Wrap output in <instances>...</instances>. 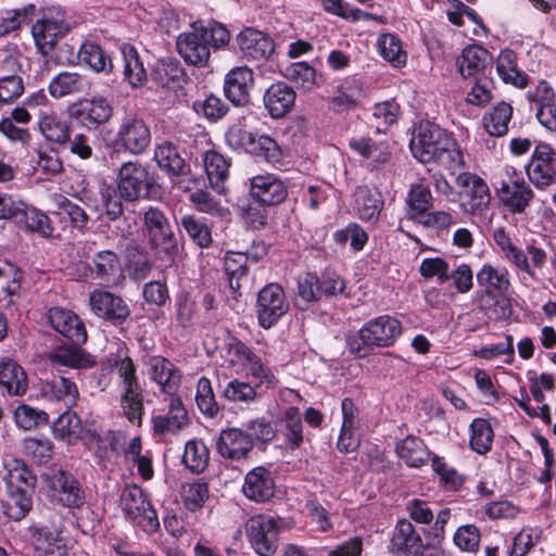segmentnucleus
<instances>
[{
	"instance_id": "f257e3e1",
	"label": "nucleus",
	"mask_w": 556,
	"mask_h": 556,
	"mask_svg": "<svg viewBox=\"0 0 556 556\" xmlns=\"http://www.w3.org/2000/svg\"><path fill=\"white\" fill-rule=\"evenodd\" d=\"M410 150L420 163H434L452 174L466 166L464 151L453 134L431 122L420 123L410 140Z\"/></svg>"
},
{
	"instance_id": "f03ea898",
	"label": "nucleus",
	"mask_w": 556,
	"mask_h": 556,
	"mask_svg": "<svg viewBox=\"0 0 556 556\" xmlns=\"http://www.w3.org/2000/svg\"><path fill=\"white\" fill-rule=\"evenodd\" d=\"M402 334L401 321L382 315L365 323L362 328L348 336L346 346L355 357H365L375 348L392 346Z\"/></svg>"
},
{
	"instance_id": "7ed1b4c3",
	"label": "nucleus",
	"mask_w": 556,
	"mask_h": 556,
	"mask_svg": "<svg viewBox=\"0 0 556 556\" xmlns=\"http://www.w3.org/2000/svg\"><path fill=\"white\" fill-rule=\"evenodd\" d=\"M142 231L149 248L157 255L174 262L179 252L178 241L165 212L157 206H149L142 213Z\"/></svg>"
},
{
	"instance_id": "20e7f679",
	"label": "nucleus",
	"mask_w": 556,
	"mask_h": 556,
	"mask_svg": "<svg viewBox=\"0 0 556 556\" xmlns=\"http://www.w3.org/2000/svg\"><path fill=\"white\" fill-rule=\"evenodd\" d=\"M114 367L122 388L121 407L123 415L134 425L140 426L143 414V394L130 357L118 358Z\"/></svg>"
},
{
	"instance_id": "39448f33",
	"label": "nucleus",
	"mask_w": 556,
	"mask_h": 556,
	"mask_svg": "<svg viewBox=\"0 0 556 556\" xmlns=\"http://www.w3.org/2000/svg\"><path fill=\"white\" fill-rule=\"evenodd\" d=\"M72 27L63 12L59 9H48L31 27L37 51L45 58L50 56L59 40L64 38Z\"/></svg>"
},
{
	"instance_id": "423d86ee",
	"label": "nucleus",
	"mask_w": 556,
	"mask_h": 556,
	"mask_svg": "<svg viewBox=\"0 0 556 556\" xmlns=\"http://www.w3.org/2000/svg\"><path fill=\"white\" fill-rule=\"evenodd\" d=\"M116 185L124 201L136 202L151 198L155 181L147 165L139 161H128L119 167Z\"/></svg>"
},
{
	"instance_id": "0eeeda50",
	"label": "nucleus",
	"mask_w": 556,
	"mask_h": 556,
	"mask_svg": "<svg viewBox=\"0 0 556 556\" xmlns=\"http://www.w3.org/2000/svg\"><path fill=\"white\" fill-rule=\"evenodd\" d=\"M119 505L126 518L146 532H154L160 522L156 510L148 500L144 491L136 485H126L119 495Z\"/></svg>"
},
{
	"instance_id": "6e6552de",
	"label": "nucleus",
	"mask_w": 556,
	"mask_h": 556,
	"mask_svg": "<svg viewBox=\"0 0 556 556\" xmlns=\"http://www.w3.org/2000/svg\"><path fill=\"white\" fill-rule=\"evenodd\" d=\"M226 138L232 148L262 157L273 165L280 163L282 160L281 148L267 135H260L241 127H232L228 130Z\"/></svg>"
},
{
	"instance_id": "1a4fd4ad",
	"label": "nucleus",
	"mask_w": 556,
	"mask_h": 556,
	"mask_svg": "<svg viewBox=\"0 0 556 556\" xmlns=\"http://www.w3.org/2000/svg\"><path fill=\"white\" fill-rule=\"evenodd\" d=\"M392 552L395 556H451L434 543H424L413 523L406 519L397 521L392 539Z\"/></svg>"
},
{
	"instance_id": "9d476101",
	"label": "nucleus",
	"mask_w": 556,
	"mask_h": 556,
	"mask_svg": "<svg viewBox=\"0 0 556 556\" xmlns=\"http://www.w3.org/2000/svg\"><path fill=\"white\" fill-rule=\"evenodd\" d=\"M459 188L462 206L470 215H478L485 212L491 202V192L486 181L479 175L470 172H463L455 179Z\"/></svg>"
},
{
	"instance_id": "9b49d317",
	"label": "nucleus",
	"mask_w": 556,
	"mask_h": 556,
	"mask_svg": "<svg viewBox=\"0 0 556 556\" xmlns=\"http://www.w3.org/2000/svg\"><path fill=\"white\" fill-rule=\"evenodd\" d=\"M152 134L148 123L136 114H127L118 125L115 142L132 155L142 154L150 146Z\"/></svg>"
},
{
	"instance_id": "f8f14e48",
	"label": "nucleus",
	"mask_w": 556,
	"mask_h": 556,
	"mask_svg": "<svg viewBox=\"0 0 556 556\" xmlns=\"http://www.w3.org/2000/svg\"><path fill=\"white\" fill-rule=\"evenodd\" d=\"M255 312L258 324L269 329L288 312L289 302L282 287L278 283H268L257 294Z\"/></svg>"
},
{
	"instance_id": "ddd939ff",
	"label": "nucleus",
	"mask_w": 556,
	"mask_h": 556,
	"mask_svg": "<svg viewBox=\"0 0 556 556\" xmlns=\"http://www.w3.org/2000/svg\"><path fill=\"white\" fill-rule=\"evenodd\" d=\"M247 535L260 556H271L277 549L278 527L274 517L256 515L245 523Z\"/></svg>"
},
{
	"instance_id": "4468645a",
	"label": "nucleus",
	"mask_w": 556,
	"mask_h": 556,
	"mask_svg": "<svg viewBox=\"0 0 556 556\" xmlns=\"http://www.w3.org/2000/svg\"><path fill=\"white\" fill-rule=\"evenodd\" d=\"M191 28L192 30L178 36L177 50L188 64L203 67L207 64L211 55L210 41L205 38L204 26L193 23Z\"/></svg>"
},
{
	"instance_id": "2eb2a0df",
	"label": "nucleus",
	"mask_w": 556,
	"mask_h": 556,
	"mask_svg": "<svg viewBox=\"0 0 556 556\" xmlns=\"http://www.w3.org/2000/svg\"><path fill=\"white\" fill-rule=\"evenodd\" d=\"M70 116L78 121L89 130L97 129L100 125L110 121L113 115V106L103 97L83 99L72 104L68 109Z\"/></svg>"
},
{
	"instance_id": "dca6fc26",
	"label": "nucleus",
	"mask_w": 556,
	"mask_h": 556,
	"mask_svg": "<svg viewBox=\"0 0 556 556\" xmlns=\"http://www.w3.org/2000/svg\"><path fill=\"white\" fill-rule=\"evenodd\" d=\"M288 193L287 182L278 175L266 173L250 179V195L263 205H278L287 199Z\"/></svg>"
},
{
	"instance_id": "f3484780",
	"label": "nucleus",
	"mask_w": 556,
	"mask_h": 556,
	"mask_svg": "<svg viewBox=\"0 0 556 556\" xmlns=\"http://www.w3.org/2000/svg\"><path fill=\"white\" fill-rule=\"evenodd\" d=\"M89 305L96 316L114 325L123 324L130 315V308L122 296L102 289L90 293Z\"/></svg>"
},
{
	"instance_id": "a211bd4d",
	"label": "nucleus",
	"mask_w": 556,
	"mask_h": 556,
	"mask_svg": "<svg viewBox=\"0 0 556 556\" xmlns=\"http://www.w3.org/2000/svg\"><path fill=\"white\" fill-rule=\"evenodd\" d=\"M526 170L536 187L548 186L556 176L555 150L547 143L538 144Z\"/></svg>"
},
{
	"instance_id": "6ab92c4d",
	"label": "nucleus",
	"mask_w": 556,
	"mask_h": 556,
	"mask_svg": "<svg viewBox=\"0 0 556 556\" xmlns=\"http://www.w3.org/2000/svg\"><path fill=\"white\" fill-rule=\"evenodd\" d=\"M39 390L42 399L47 402L58 404L66 409L76 406L79 399L76 383L62 375H53L51 378L42 380Z\"/></svg>"
},
{
	"instance_id": "aec40b11",
	"label": "nucleus",
	"mask_w": 556,
	"mask_h": 556,
	"mask_svg": "<svg viewBox=\"0 0 556 556\" xmlns=\"http://www.w3.org/2000/svg\"><path fill=\"white\" fill-rule=\"evenodd\" d=\"M47 316L50 326L73 344L80 345L87 341L85 324L73 311L52 307Z\"/></svg>"
},
{
	"instance_id": "412c9836",
	"label": "nucleus",
	"mask_w": 556,
	"mask_h": 556,
	"mask_svg": "<svg viewBox=\"0 0 556 556\" xmlns=\"http://www.w3.org/2000/svg\"><path fill=\"white\" fill-rule=\"evenodd\" d=\"M254 86V76L248 66H238L230 70L224 80L226 98L236 106H245L250 103V92Z\"/></svg>"
},
{
	"instance_id": "4be33fe9",
	"label": "nucleus",
	"mask_w": 556,
	"mask_h": 556,
	"mask_svg": "<svg viewBox=\"0 0 556 556\" xmlns=\"http://www.w3.org/2000/svg\"><path fill=\"white\" fill-rule=\"evenodd\" d=\"M149 377L159 387L162 393L168 397L179 396L178 390L181 383L180 370L163 356H152L148 361Z\"/></svg>"
},
{
	"instance_id": "5701e85b",
	"label": "nucleus",
	"mask_w": 556,
	"mask_h": 556,
	"mask_svg": "<svg viewBox=\"0 0 556 556\" xmlns=\"http://www.w3.org/2000/svg\"><path fill=\"white\" fill-rule=\"evenodd\" d=\"M238 51L247 60H267L275 50L273 40L263 31L252 27L241 30L236 37Z\"/></svg>"
},
{
	"instance_id": "b1692460",
	"label": "nucleus",
	"mask_w": 556,
	"mask_h": 556,
	"mask_svg": "<svg viewBox=\"0 0 556 556\" xmlns=\"http://www.w3.org/2000/svg\"><path fill=\"white\" fill-rule=\"evenodd\" d=\"M492 54L478 45L466 47L457 59L458 72L464 78L486 77L492 72Z\"/></svg>"
},
{
	"instance_id": "393cba45",
	"label": "nucleus",
	"mask_w": 556,
	"mask_h": 556,
	"mask_svg": "<svg viewBox=\"0 0 556 556\" xmlns=\"http://www.w3.org/2000/svg\"><path fill=\"white\" fill-rule=\"evenodd\" d=\"M52 490L59 493L60 502L70 508H79L86 503V493L79 481L66 470H55L49 477Z\"/></svg>"
},
{
	"instance_id": "a878e982",
	"label": "nucleus",
	"mask_w": 556,
	"mask_h": 556,
	"mask_svg": "<svg viewBox=\"0 0 556 556\" xmlns=\"http://www.w3.org/2000/svg\"><path fill=\"white\" fill-rule=\"evenodd\" d=\"M37 556H67L65 539L55 528L34 525L28 529Z\"/></svg>"
},
{
	"instance_id": "bb28decb",
	"label": "nucleus",
	"mask_w": 556,
	"mask_h": 556,
	"mask_svg": "<svg viewBox=\"0 0 556 556\" xmlns=\"http://www.w3.org/2000/svg\"><path fill=\"white\" fill-rule=\"evenodd\" d=\"M497 193L503 205L513 214L523 213L534 198L532 189L523 179L503 180Z\"/></svg>"
},
{
	"instance_id": "cd10ccee",
	"label": "nucleus",
	"mask_w": 556,
	"mask_h": 556,
	"mask_svg": "<svg viewBox=\"0 0 556 556\" xmlns=\"http://www.w3.org/2000/svg\"><path fill=\"white\" fill-rule=\"evenodd\" d=\"M254 444L251 434L239 428H229L219 433L217 440V452L224 458L240 460L245 458L252 451Z\"/></svg>"
},
{
	"instance_id": "c85d7f7f",
	"label": "nucleus",
	"mask_w": 556,
	"mask_h": 556,
	"mask_svg": "<svg viewBox=\"0 0 556 556\" xmlns=\"http://www.w3.org/2000/svg\"><path fill=\"white\" fill-rule=\"evenodd\" d=\"M242 492L249 500L257 503L269 501L275 493V483L270 471L265 467L250 470L244 478Z\"/></svg>"
},
{
	"instance_id": "c756f323",
	"label": "nucleus",
	"mask_w": 556,
	"mask_h": 556,
	"mask_svg": "<svg viewBox=\"0 0 556 556\" xmlns=\"http://www.w3.org/2000/svg\"><path fill=\"white\" fill-rule=\"evenodd\" d=\"M478 286L482 288V293L495 298L503 294L510 288L508 269L485 263L476 275Z\"/></svg>"
},
{
	"instance_id": "7c9ffc66",
	"label": "nucleus",
	"mask_w": 556,
	"mask_h": 556,
	"mask_svg": "<svg viewBox=\"0 0 556 556\" xmlns=\"http://www.w3.org/2000/svg\"><path fill=\"white\" fill-rule=\"evenodd\" d=\"M91 88V81L85 74L64 71L55 75L49 84V92L60 99L71 94L87 93Z\"/></svg>"
},
{
	"instance_id": "2f4dec72",
	"label": "nucleus",
	"mask_w": 556,
	"mask_h": 556,
	"mask_svg": "<svg viewBox=\"0 0 556 556\" xmlns=\"http://www.w3.org/2000/svg\"><path fill=\"white\" fill-rule=\"evenodd\" d=\"M52 367L65 366L74 369H87L94 366L93 357L78 345H61L48 354Z\"/></svg>"
},
{
	"instance_id": "473e14b6",
	"label": "nucleus",
	"mask_w": 556,
	"mask_h": 556,
	"mask_svg": "<svg viewBox=\"0 0 556 556\" xmlns=\"http://www.w3.org/2000/svg\"><path fill=\"white\" fill-rule=\"evenodd\" d=\"M295 91L285 83L273 84L264 94V105L273 118L283 117L294 105Z\"/></svg>"
},
{
	"instance_id": "72a5a7b5",
	"label": "nucleus",
	"mask_w": 556,
	"mask_h": 556,
	"mask_svg": "<svg viewBox=\"0 0 556 556\" xmlns=\"http://www.w3.org/2000/svg\"><path fill=\"white\" fill-rule=\"evenodd\" d=\"M28 382L25 370L10 358L0 362V388L2 393L21 396L27 391Z\"/></svg>"
},
{
	"instance_id": "f704fd0d",
	"label": "nucleus",
	"mask_w": 556,
	"mask_h": 556,
	"mask_svg": "<svg viewBox=\"0 0 556 556\" xmlns=\"http://www.w3.org/2000/svg\"><path fill=\"white\" fill-rule=\"evenodd\" d=\"M188 424V413L180 396L169 397L166 415L153 417V428L156 433H175Z\"/></svg>"
},
{
	"instance_id": "c9c22d12",
	"label": "nucleus",
	"mask_w": 556,
	"mask_h": 556,
	"mask_svg": "<svg viewBox=\"0 0 556 556\" xmlns=\"http://www.w3.org/2000/svg\"><path fill=\"white\" fill-rule=\"evenodd\" d=\"M154 160L157 166L170 176L187 175L190 169L178 148L172 142L165 141L156 146Z\"/></svg>"
},
{
	"instance_id": "e433bc0d",
	"label": "nucleus",
	"mask_w": 556,
	"mask_h": 556,
	"mask_svg": "<svg viewBox=\"0 0 556 556\" xmlns=\"http://www.w3.org/2000/svg\"><path fill=\"white\" fill-rule=\"evenodd\" d=\"M493 240L509 263L529 276H534L527 254L511 241L504 228H497L493 231Z\"/></svg>"
},
{
	"instance_id": "4c0bfd02",
	"label": "nucleus",
	"mask_w": 556,
	"mask_h": 556,
	"mask_svg": "<svg viewBox=\"0 0 556 556\" xmlns=\"http://www.w3.org/2000/svg\"><path fill=\"white\" fill-rule=\"evenodd\" d=\"M355 204L363 220L376 222L383 206L380 192L367 186H361L355 191Z\"/></svg>"
},
{
	"instance_id": "58836bf2",
	"label": "nucleus",
	"mask_w": 556,
	"mask_h": 556,
	"mask_svg": "<svg viewBox=\"0 0 556 556\" xmlns=\"http://www.w3.org/2000/svg\"><path fill=\"white\" fill-rule=\"evenodd\" d=\"M203 163L211 187L218 193H225L224 181L228 177L230 163L214 150L205 152Z\"/></svg>"
},
{
	"instance_id": "ea45409f",
	"label": "nucleus",
	"mask_w": 556,
	"mask_h": 556,
	"mask_svg": "<svg viewBox=\"0 0 556 556\" xmlns=\"http://www.w3.org/2000/svg\"><path fill=\"white\" fill-rule=\"evenodd\" d=\"M511 117L513 106L506 102H500L483 115L482 124L489 135L503 137L508 131Z\"/></svg>"
},
{
	"instance_id": "a19ab883",
	"label": "nucleus",
	"mask_w": 556,
	"mask_h": 556,
	"mask_svg": "<svg viewBox=\"0 0 556 556\" xmlns=\"http://www.w3.org/2000/svg\"><path fill=\"white\" fill-rule=\"evenodd\" d=\"M92 273L97 278L110 282L121 277L122 264L116 252L101 250L92 257Z\"/></svg>"
},
{
	"instance_id": "79ce46f5",
	"label": "nucleus",
	"mask_w": 556,
	"mask_h": 556,
	"mask_svg": "<svg viewBox=\"0 0 556 556\" xmlns=\"http://www.w3.org/2000/svg\"><path fill=\"white\" fill-rule=\"evenodd\" d=\"M124 60V78L131 87H141L147 81V71L136 48L128 43L121 46Z\"/></svg>"
},
{
	"instance_id": "37998d69",
	"label": "nucleus",
	"mask_w": 556,
	"mask_h": 556,
	"mask_svg": "<svg viewBox=\"0 0 556 556\" xmlns=\"http://www.w3.org/2000/svg\"><path fill=\"white\" fill-rule=\"evenodd\" d=\"M31 507L33 501L26 489H7V496L2 500V509L9 519L14 521L24 519Z\"/></svg>"
},
{
	"instance_id": "c03bdc74",
	"label": "nucleus",
	"mask_w": 556,
	"mask_h": 556,
	"mask_svg": "<svg viewBox=\"0 0 556 556\" xmlns=\"http://www.w3.org/2000/svg\"><path fill=\"white\" fill-rule=\"evenodd\" d=\"M396 453L409 467H420L427 463L429 452L424 441L414 435H407L396 444Z\"/></svg>"
},
{
	"instance_id": "a18cd8bd",
	"label": "nucleus",
	"mask_w": 556,
	"mask_h": 556,
	"mask_svg": "<svg viewBox=\"0 0 556 556\" xmlns=\"http://www.w3.org/2000/svg\"><path fill=\"white\" fill-rule=\"evenodd\" d=\"M52 430L54 437L74 444L81 439V420L79 416L71 409H66L53 421Z\"/></svg>"
},
{
	"instance_id": "49530a36",
	"label": "nucleus",
	"mask_w": 556,
	"mask_h": 556,
	"mask_svg": "<svg viewBox=\"0 0 556 556\" xmlns=\"http://www.w3.org/2000/svg\"><path fill=\"white\" fill-rule=\"evenodd\" d=\"M78 59L94 73H111L113 63L106 52L90 41L84 42L78 50Z\"/></svg>"
},
{
	"instance_id": "de8ad7c7",
	"label": "nucleus",
	"mask_w": 556,
	"mask_h": 556,
	"mask_svg": "<svg viewBox=\"0 0 556 556\" xmlns=\"http://www.w3.org/2000/svg\"><path fill=\"white\" fill-rule=\"evenodd\" d=\"M17 224L26 231L36 232L43 238L51 237L54 230L49 216L27 203Z\"/></svg>"
},
{
	"instance_id": "09e8293b",
	"label": "nucleus",
	"mask_w": 556,
	"mask_h": 556,
	"mask_svg": "<svg viewBox=\"0 0 556 556\" xmlns=\"http://www.w3.org/2000/svg\"><path fill=\"white\" fill-rule=\"evenodd\" d=\"M496 71L506 84L518 88L528 85V77L517 68L516 54L513 50H504L497 58Z\"/></svg>"
},
{
	"instance_id": "8fccbe9b",
	"label": "nucleus",
	"mask_w": 556,
	"mask_h": 556,
	"mask_svg": "<svg viewBox=\"0 0 556 556\" xmlns=\"http://www.w3.org/2000/svg\"><path fill=\"white\" fill-rule=\"evenodd\" d=\"M39 129L45 138L58 144L68 141L70 124L55 113H46L39 119Z\"/></svg>"
},
{
	"instance_id": "3c124183",
	"label": "nucleus",
	"mask_w": 556,
	"mask_h": 556,
	"mask_svg": "<svg viewBox=\"0 0 556 556\" xmlns=\"http://www.w3.org/2000/svg\"><path fill=\"white\" fill-rule=\"evenodd\" d=\"M281 433L291 448H298L303 442L302 415L298 407L290 406L281 418Z\"/></svg>"
},
{
	"instance_id": "603ef678",
	"label": "nucleus",
	"mask_w": 556,
	"mask_h": 556,
	"mask_svg": "<svg viewBox=\"0 0 556 556\" xmlns=\"http://www.w3.org/2000/svg\"><path fill=\"white\" fill-rule=\"evenodd\" d=\"M182 462L186 467L194 472H203L210 462V452L207 446L201 440H190L186 443Z\"/></svg>"
},
{
	"instance_id": "864d4df0",
	"label": "nucleus",
	"mask_w": 556,
	"mask_h": 556,
	"mask_svg": "<svg viewBox=\"0 0 556 556\" xmlns=\"http://www.w3.org/2000/svg\"><path fill=\"white\" fill-rule=\"evenodd\" d=\"M470 446L471 448L479 453L485 454L488 453L493 443V429L488 420L482 418H476L470 425Z\"/></svg>"
},
{
	"instance_id": "5fc2aeb1",
	"label": "nucleus",
	"mask_w": 556,
	"mask_h": 556,
	"mask_svg": "<svg viewBox=\"0 0 556 556\" xmlns=\"http://www.w3.org/2000/svg\"><path fill=\"white\" fill-rule=\"evenodd\" d=\"M258 384L252 386L250 382L236 378L227 383L223 395L232 403L251 404L258 397Z\"/></svg>"
},
{
	"instance_id": "6e6d98bb",
	"label": "nucleus",
	"mask_w": 556,
	"mask_h": 556,
	"mask_svg": "<svg viewBox=\"0 0 556 556\" xmlns=\"http://www.w3.org/2000/svg\"><path fill=\"white\" fill-rule=\"evenodd\" d=\"M250 256L248 253L227 252L224 260L225 271L229 278V285L232 290L240 289V279L247 276L248 263Z\"/></svg>"
},
{
	"instance_id": "4d7b16f0",
	"label": "nucleus",
	"mask_w": 556,
	"mask_h": 556,
	"mask_svg": "<svg viewBox=\"0 0 556 556\" xmlns=\"http://www.w3.org/2000/svg\"><path fill=\"white\" fill-rule=\"evenodd\" d=\"M283 76L305 90H312L317 85L316 71L307 62H295L288 65L283 71Z\"/></svg>"
},
{
	"instance_id": "13d9d810",
	"label": "nucleus",
	"mask_w": 556,
	"mask_h": 556,
	"mask_svg": "<svg viewBox=\"0 0 556 556\" xmlns=\"http://www.w3.org/2000/svg\"><path fill=\"white\" fill-rule=\"evenodd\" d=\"M154 79L160 86L174 89L185 81V72L178 62L165 61L155 68Z\"/></svg>"
},
{
	"instance_id": "bf43d9fd",
	"label": "nucleus",
	"mask_w": 556,
	"mask_h": 556,
	"mask_svg": "<svg viewBox=\"0 0 556 556\" xmlns=\"http://www.w3.org/2000/svg\"><path fill=\"white\" fill-rule=\"evenodd\" d=\"M195 402L200 412L210 418L215 417L219 412L211 380L206 377H201L197 383Z\"/></svg>"
},
{
	"instance_id": "052dcab7",
	"label": "nucleus",
	"mask_w": 556,
	"mask_h": 556,
	"mask_svg": "<svg viewBox=\"0 0 556 556\" xmlns=\"http://www.w3.org/2000/svg\"><path fill=\"white\" fill-rule=\"evenodd\" d=\"M378 47L382 58L400 67L406 63V53L402 49L399 38L391 34L381 35L378 39Z\"/></svg>"
},
{
	"instance_id": "680f3d73",
	"label": "nucleus",
	"mask_w": 556,
	"mask_h": 556,
	"mask_svg": "<svg viewBox=\"0 0 556 556\" xmlns=\"http://www.w3.org/2000/svg\"><path fill=\"white\" fill-rule=\"evenodd\" d=\"M180 224L191 240L200 248H207L212 243V233L208 226L193 215L181 217Z\"/></svg>"
},
{
	"instance_id": "e2e57ef3",
	"label": "nucleus",
	"mask_w": 556,
	"mask_h": 556,
	"mask_svg": "<svg viewBox=\"0 0 556 556\" xmlns=\"http://www.w3.org/2000/svg\"><path fill=\"white\" fill-rule=\"evenodd\" d=\"M432 194L428 187L417 184L410 187L407 197V204L409 207V217H415L417 214H425L432 206Z\"/></svg>"
},
{
	"instance_id": "0e129e2a",
	"label": "nucleus",
	"mask_w": 556,
	"mask_h": 556,
	"mask_svg": "<svg viewBox=\"0 0 556 556\" xmlns=\"http://www.w3.org/2000/svg\"><path fill=\"white\" fill-rule=\"evenodd\" d=\"M14 418L16 425L24 430H30L39 425L49 422V416L45 410L36 409L25 404L16 407Z\"/></svg>"
},
{
	"instance_id": "69168bd1",
	"label": "nucleus",
	"mask_w": 556,
	"mask_h": 556,
	"mask_svg": "<svg viewBox=\"0 0 556 556\" xmlns=\"http://www.w3.org/2000/svg\"><path fill=\"white\" fill-rule=\"evenodd\" d=\"M181 498L184 505L194 511L208 498V486L204 482L186 483L181 488Z\"/></svg>"
},
{
	"instance_id": "338daca9",
	"label": "nucleus",
	"mask_w": 556,
	"mask_h": 556,
	"mask_svg": "<svg viewBox=\"0 0 556 556\" xmlns=\"http://www.w3.org/2000/svg\"><path fill=\"white\" fill-rule=\"evenodd\" d=\"M190 200L198 210L203 213L220 217L229 214V210L227 207L220 205L218 201L204 190L199 189L191 193Z\"/></svg>"
},
{
	"instance_id": "774afa93",
	"label": "nucleus",
	"mask_w": 556,
	"mask_h": 556,
	"mask_svg": "<svg viewBox=\"0 0 556 556\" xmlns=\"http://www.w3.org/2000/svg\"><path fill=\"white\" fill-rule=\"evenodd\" d=\"M228 353L231 356V364L242 367L243 370L252 365L258 357L245 343L237 338L230 339Z\"/></svg>"
}]
</instances>
